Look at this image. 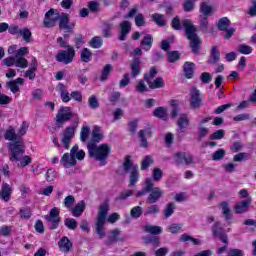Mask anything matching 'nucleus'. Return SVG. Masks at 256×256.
Masks as SVG:
<instances>
[{"label":"nucleus","mask_w":256,"mask_h":256,"mask_svg":"<svg viewBox=\"0 0 256 256\" xmlns=\"http://www.w3.org/2000/svg\"><path fill=\"white\" fill-rule=\"evenodd\" d=\"M119 235H121V230L114 229L110 231V237L108 239L109 243H115L117 241Z\"/></svg>","instance_id":"obj_55"},{"label":"nucleus","mask_w":256,"mask_h":256,"mask_svg":"<svg viewBox=\"0 0 256 256\" xmlns=\"http://www.w3.org/2000/svg\"><path fill=\"white\" fill-rule=\"evenodd\" d=\"M179 59V52L177 51H172L168 53V60L170 63H175V61H178Z\"/></svg>","instance_id":"obj_63"},{"label":"nucleus","mask_w":256,"mask_h":256,"mask_svg":"<svg viewBox=\"0 0 256 256\" xmlns=\"http://www.w3.org/2000/svg\"><path fill=\"white\" fill-rule=\"evenodd\" d=\"M247 159H251V156L247 153H238L233 157V161H235L236 163H240L241 161H247Z\"/></svg>","instance_id":"obj_52"},{"label":"nucleus","mask_w":256,"mask_h":256,"mask_svg":"<svg viewBox=\"0 0 256 256\" xmlns=\"http://www.w3.org/2000/svg\"><path fill=\"white\" fill-rule=\"evenodd\" d=\"M183 69L185 77H187V79H191L195 71V64L192 62H186L183 66Z\"/></svg>","instance_id":"obj_31"},{"label":"nucleus","mask_w":256,"mask_h":256,"mask_svg":"<svg viewBox=\"0 0 256 256\" xmlns=\"http://www.w3.org/2000/svg\"><path fill=\"white\" fill-rule=\"evenodd\" d=\"M163 213L166 218L171 217V215H173V213H175V203L171 202L168 205H166Z\"/></svg>","instance_id":"obj_48"},{"label":"nucleus","mask_w":256,"mask_h":256,"mask_svg":"<svg viewBox=\"0 0 256 256\" xmlns=\"http://www.w3.org/2000/svg\"><path fill=\"white\" fill-rule=\"evenodd\" d=\"M58 247L62 253H69V251L73 249V243L67 238V236H64L58 242Z\"/></svg>","instance_id":"obj_20"},{"label":"nucleus","mask_w":256,"mask_h":256,"mask_svg":"<svg viewBox=\"0 0 256 256\" xmlns=\"http://www.w3.org/2000/svg\"><path fill=\"white\" fill-rule=\"evenodd\" d=\"M220 57L221 54L219 53V49H217V46L212 47L209 63H217Z\"/></svg>","instance_id":"obj_39"},{"label":"nucleus","mask_w":256,"mask_h":256,"mask_svg":"<svg viewBox=\"0 0 256 256\" xmlns=\"http://www.w3.org/2000/svg\"><path fill=\"white\" fill-rule=\"evenodd\" d=\"M225 137V130H217L213 134L210 135V139L215 140V139H223Z\"/></svg>","instance_id":"obj_62"},{"label":"nucleus","mask_w":256,"mask_h":256,"mask_svg":"<svg viewBox=\"0 0 256 256\" xmlns=\"http://www.w3.org/2000/svg\"><path fill=\"white\" fill-rule=\"evenodd\" d=\"M212 231L214 233V235H216V237H219L220 241H222V243H225L224 247H221L217 250V254L221 255V253H225V251H227V245L229 244V242L227 241V235L225 234H221V224L220 223H215Z\"/></svg>","instance_id":"obj_8"},{"label":"nucleus","mask_w":256,"mask_h":256,"mask_svg":"<svg viewBox=\"0 0 256 256\" xmlns=\"http://www.w3.org/2000/svg\"><path fill=\"white\" fill-rule=\"evenodd\" d=\"M131 217H133L134 219H139V217H141L143 215V208H141V206H135L131 209L130 212Z\"/></svg>","instance_id":"obj_50"},{"label":"nucleus","mask_w":256,"mask_h":256,"mask_svg":"<svg viewBox=\"0 0 256 256\" xmlns=\"http://www.w3.org/2000/svg\"><path fill=\"white\" fill-rule=\"evenodd\" d=\"M152 177L155 181H161V178L163 177V171L159 168H154Z\"/></svg>","instance_id":"obj_61"},{"label":"nucleus","mask_w":256,"mask_h":256,"mask_svg":"<svg viewBox=\"0 0 256 256\" xmlns=\"http://www.w3.org/2000/svg\"><path fill=\"white\" fill-rule=\"evenodd\" d=\"M132 77H137L141 73V60L135 58L131 63Z\"/></svg>","instance_id":"obj_32"},{"label":"nucleus","mask_w":256,"mask_h":256,"mask_svg":"<svg viewBox=\"0 0 256 256\" xmlns=\"http://www.w3.org/2000/svg\"><path fill=\"white\" fill-rule=\"evenodd\" d=\"M181 228L182 227L180 224H172L168 226L167 231H169V233H172L173 235H176L181 231Z\"/></svg>","instance_id":"obj_60"},{"label":"nucleus","mask_w":256,"mask_h":256,"mask_svg":"<svg viewBox=\"0 0 256 256\" xmlns=\"http://www.w3.org/2000/svg\"><path fill=\"white\" fill-rule=\"evenodd\" d=\"M148 86L150 89H161V87H165V82L163 78H156L154 81L148 80Z\"/></svg>","instance_id":"obj_34"},{"label":"nucleus","mask_w":256,"mask_h":256,"mask_svg":"<svg viewBox=\"0 0 256 256\" xmlns=\"http://www.w3.org/2000/svg\"><path fill=\"white\" fill-rule=\"evenodd\" d=\"M178 135H181V133H185V129L189 127V118H187V115L181 114L178 121Z\"/></svg>","instance_id":"obj_23"},{"label":"nucleus","mask_w":256,"mask_h":256,"mask_svg":"<svg viewBox=\"0 0 256 256\" xmlns=\"http://www.w3.org/2000/svg\"><path fill=\"white\" fill-rule=\"evenodd\" d=\"M154 160L153 157L151 156H146L143 160H142V164H141V169L142 171H145V169H148L150 165H153Z\"/></svg>","instance_id":"obj_51"},{"label":"nucleus","mask_w":256,"mask_h":256,"mask_svg":"<svg viewBox=\"0 0 256 256\" xmlns=\"http://www.w3.org/2000/svg\"><path fill=\"white\" fill-rule=\"evenodd\" d=\"M183 27L185 29V33L187 35V39L190 41V48L192 50V53L195 55H199V51L201 49V39H199V36H197V28L195 25H193V22L191 20H185L183 22Z\"/></svg>","instance_id":"obj_4"},{"label":"nucleus","mask_w":256,"mask_h":256,"mask_svg":"<svg viewBox=\"0 0 256 256\" xmlns=\"http://www.w3.org/2000/svg\"><path fill=\"white\" fill-rule=\"evenodd\" d=\"M249 205H251V198H248L246 201H240L236 203L234 206L235 213H247V209H249Z\"/></svg>","instance_id":"obj_24"},{"label":"nucleus","mask_w":256,"mask_h":256,"mask_svg":"<svg viewBox=\"0 0 256 256\" xmlns=\"http://www.w3.org/2000/svg\"><path fill=\"white\" fill-rule=\"evenodd\" d=\"M229 25H231V21H229L227 18H221L218 21V29L220 31H227L229 29Z\"/></svg>","instance_id":"obj_45"},{"label":"nucleus","mask_w":256,"mask_h":256,"mask_svg":"<svg viewBox=\"0 0 256 256\" xmlns=\"http://www.w3.org/2000/svg\"><path fill=\"white\" fill-rule=\"evenodd\" d=\"M103 131L101 130V127L94 126L92 131V141L94 143H99L100 141H103Z\"/></svg>","instance_id":"obj_29"},{"label":"nucleus","mask_w":256,"mask_h":256,"mask_svg":"<svg viewBox=\"0 0 256 256\" xmlns=\"http://www.w3.org/2000/svg\"><path fill=\"white\" fill-rule=\"evenodd\" d=\"M123 167H124L125 173L130 171L129 186L134 187V185H137V182L141 177L139 175V166L135 165L133 161H131V157L127 156L123 163Z\"/></svg>","instance_id":"obj_5"},{"label":"nucleus","mask_w":256,"mask_h":256,"mask_svg":"<svg viewBox=\"0 0 256 256\" xmlns=\"http://www.w3.org/2000/svg\"><path fill=\"white\" fill-rule=\"evenodd\" d=\"M85 201L78 202L75 207L70 208V213H72L73 217H81L83 215V211H85Z\"/></svg>","instance_id":"obj_25"},{"label":"nucleus","mask_w":256,"mask_h":256,"mask_svg":"<svg viewBox=\"0 0 256 256\" xmlns=\"http://www.w3.org/2000/svg\"><path fill=\"white\" fill-rule=\"evenodd\" d=\"M60 23L59 28L66 31V33H71L73 31V28L75 27L74 24H69V14L62 13L59 17Z\"/></svg>","instance_id":"obj_15"},{"label":"nucleus","mask_w":256,"mask_h":256,"mask_svg":"<svg viewBox=\"0 0 256 256\" xmlns=\"http://www.w3.org/2000/svg\"><path fill=\"white\" fill-rule=\"evenodd\" d=\"M224 157H225V150L219 149L213 153L212 160L213 161H221V159H223Z\"/></svg>","instance_id":"obj_56"},{"label":"nucleus","mask_w":256,"mask_h":256,"mask_svg":"<svg viewBox=\"0 0 256 256\" xmlns=\"http://www.w3.org/2000/svg\"><path fill=\"white\" fill-rule=\"evenodd\" d=\"M23 83H25V80L23 78H17L15 80L7 82L6 87L7 89H10L12 93H19V87L23 86Z\"/></svg>","instance_id":"obj_18"},{"label":"nucleus","mask_w":256,"mask_h":256,"mask_svg":"<svg viewBox=\"0 0 256 256\" xmlns=\"http://www.w3.org/2000/svg\"><path fill=\"white\" fill-rule=\"evenodd\" d=\"M64 225L71 230H75V228L78 227L77 220L73 218L65 219Z\"/></svg>","instance_id":"obj_54"},{"label":"nucleus","mask_w":256,"mask_h":256,"mask_svg":"<svg viewBox=\"0 0 256 256\" xmlns=\"http://www.w3.org/2000/svg\"><path fill=\"white\" fill-rule=\"evenodd\" d=\"M89 135H91V127L82 126L80 131V141H82V143H85V141H88Z\"/></svg>","instance_id":"obj_35"},{"label":"nucleus","mask_w":256,"mask_h":256,"mask_svg":"<svg viewBox=\"0 0 256 256\" xmlns=\"http://www.w3.org/2000/svg\"><path fill=\"white\" fill-rule=\"evenodd\" d=\"M113 71V65L107 64L104 66L102 70V75L100 77L101 81H107L109 78V75H111V72Z\"/></svg>","instance_id":"obj_38"},{"label":"nucleus","mask_w":256,"mask_h":256,"mask_svg":"<svg viewBox=\"0 0 256 256\" xmlns=\"http://www.w3.org/2000/svg\"><path fill=\"white\" fill-rule=\"evenodd\" d=\"M154 117H159L160 119H165L167 113L165 112V108L159 107L156 108L153 112Z\"/></svg>","instance_id":"obj_58"},{"label":"nucleus","mask_w":256,"mask_h":256,"mask_svg":"<svg viewBox=\"0 0 256 256\" xmlns=\"http://www.w3.org/2000/svg\"><path fill=\"white\" fill-rule=\"evenodd\" d=\"M15 67L27 69L29 67V61H27L25 57H16Z\"/></svg>","instance_id":"obj_41"},{"label":"nucleus","mask_w":256,"mask_h":256,"mask_svg":"<svg viewBox=\"0 0 256 256\" xmlns=\"http://www.w3.org/2000/svg\"><path fill=\"white\" fill-rule=\"evenodd\" d=\"M64 207H66V209H68V211H71V209L73 208V205H75V197L73 195H69L64 199Z\"/></svg>","instance_id":"obj_47"},{"label":"nucleus","mask_w":256,"mask_h":256,"mask_svg":"<svg viewBox=\"0 0 256 256\" xmlns=\"http://www.w3.org/2000/svg\"><path fill=\"white\" fill-rule=\"evenodd\" d=\"M208 134H209V128L200 126L198 128V141H201L204 137H207Z\"/></svg>","instance_id":"obj_59"},{"label":"nucleus","mask_w":256,"mask_h":256,"mask_svg":"<svg viewBox=\"0 0 256 256\" xmlns=\"http://www.w3.org/2000/svg\"><path fill=\"white\" fill-rule=\"evenodd\" d=\"M73 137H75V127L69 126L63 131L61 138V143L64 149H69L71 141H73Z\"/></svg>","instance_id":"obj_9"},{"label":"nucleus","mask_w":256,"mask_h":256,"mask_svg":"<svg viewBox=\"0 0 256 256\" xmlns=\"http://www.w3.org/2000/svg\"><path fill=\"white\" fill-rule=\"evenodd\" d=\"M88 105L91 109H97L99 107V100H97L95 95L89 97Z\"/></svg>","instance_id":"obj_57"},{"label":"nucleus","mask_w":256,"mask_h":256,"mask_svg":"<svg viewBox=\"0 0 256 256\" xmlns=\"http://www.w3.org/2000/svg\"><path fill=\"white\" fill-rule=\"evenodd\" d=\"M109 213V204L104 202L100 205L98 215L96 218V233L99 235L100 239L105 237V223H117L121 219L119 213H112L107 217Z\"/></svg>","instance_id":"obj_1"},{"label":"nucleus","mask_w":256,"mask_h":256,"mask_svg":"<svg viewBox=\"0 0 256 256\" xmlns=\"http://www.w3.org/2000/svg\"><path fill=\"white\" fill-rule=\"evenodd\" d=\"M161 211V208H159V205L152 204L147 207L144 215H157Z\"/></svg>","instance_id":"obj_46"},{"label":"nucleus","mask_w":256,"mask_h":256,"mask_svg":"<svg viewBox=\"0 0 256 256\" xmlns=\"http://www.w3.org/2000/svg\"><path fill=\"white\" fill-rule=\"evenodd\" d=\"M18 137L19 136L17 135V132L13 126H9L4 134L6 141H17Z\"/></svg>","instance_id":"obj_30"},{"label":"nucleus","mask_w":256,"mask_h":256,"mask_svg":"<svg viewBox=\"0 0 256 256\" xmlns=\"http://www.w3.org/2000/svg\"><path fill=\"white\" fill-rule=\"evenodd\" d=\"M87 148L90 157L99 161L101 165H107V158L111 154V146H109V144H101L97 146L95 143L89 142Z\"/></svg>","instance_id":"obj_2"},{"label":"nucleus","mask_w":256,"mask_h":256,"mask_svg":"<svg viewBox=\"0 0 256 256\" xmlns=\"http://www.w3.org/2000/svg\"><path fill=\"white\" fill-rule=\"evenodd\" d=\"M120 35H119V40L120 41H125L127 39V35L131 33V22L129 21H124L120 24Z\"/></svg>","instance_id":"obj_21"},{"label":"nucleus","mask_w":256,"mask_h":256,"mask_svg":"<svg viewBox=\"0 0 256 256\" xmlns=\"http://www.w3.org/2000/svg\"><path fill=\"white\" fill-rule=\"evenodd\" d=\"M74 117H77V114L71 111L70 107L63 106L59 109L55 119L58 125H65L67 121H70V119H73Z\"/></svg>","instance_id":"obj_6"},{"label":"nucleus","mask_w":256,"mask_h":256,"mask_svg":"<svg viewBox=\"0 0 256 256\" xmlns=\"http://www.w3.org/2000/svg\"><path fill=\"white\" fill-rule=\"evenodd\" d=\"M46 221L51 223V229H57V227H59V222L61 221L59 218V208H52L49 215L46 216Z\"/></svg>","instance_id":"obj_13"},{"label":"nucleus","mask_w":256,"mask_h":256,"mask_svg":"<svg viewBox=\"0 0 256 256\" xmlns=\"http://www.w3.org/2000/svg\"><path fill=\"white\" fill-rule=\"evenodd\" d=\"M135 25L136 27H145V25H147L145 22V16H143V14L139 13L135 16Z\"/></svg>","instance_id":"obj_53"},{"label":"nucleus","mask_w":256,"mask_h":256,"mask_svg":"<svg viewBox=\"0 0 256 256\" xmlns=\"http://www.w3.org/2000/svg\"><path fill=\"white\" fill-rule=\"evenodd\" d=\"M13 194V188L11 185L7 183L2 184V188L0 190V199H3L5 203L11 200V195Z\"/></svg>","instance_id":"obj_17"},{"label":"nucleus","mask_w":256,"mask_h":256,"mask_svg":"<svg viewBox=\"0 0 256 256\" xmlns=\"http://www.w3.org/2000/svg\"><path fill=\"white\" fill-rule=\"evenodd\" d=\"M70 154L74 159H78V161H83L85 159V151L79 150L78 145H74L70 151Z\"/></svg>","instance_id":"obj_28"},{"label":"nucleus","mask_w":256,"mask_h":256,"mask_svg":"<svg viewBox=\"0 0 256 256\" xmlns=\"http://www.w3.org/2000/svg\"><path fill=\"white\" fill-rule=\"evenodd\" d=\"M151 135V128H146L139 131L138 136L141 140V147H147V139L151 138Z\"/></svg>","instance_id":"obj_26"},{"label":"nucleus","mask_w":256,"mask_h":256,"mask_svg":"<svg viewBox=\"0 0 256 256\" xmlns=\"http://www.w3.org/2000/svg\"><path fill=\"white\" fill-rule=\"evenodd\" d=\"M180 241H183L184 243H186V241H191L193 245H201V241L199 239L193 238L191 235L188 234H182L180 236Z\"/></svg>","instance_id":"obj_42"},{"label":"nucleus","mask_w":256,"mask_h":256,"mask_svg":"<svg viewBox=\"0 0 256 256\" xmlns=\"http://www.w3.org/2000/svg\"><path fill=\"white\" fill-rule=\"evenodd\" d=\"M9 149L11 152L10 161H20V167H27V165H31V156H24L21 158V155L25 153V144L23 141L18 140L14 143H10Z\"/></svg>","instance_id":"obj_3"},{"label":"nucleus","mask_w":256,"mask_h":256,"mask_svg":"<svg viewBox=\"0 0 256 256\" xmlns=\"http://www.w3.org/2000/svg\"><path fill=\"white\" fill-rule=\"evenodd\" d=\"M19 35H21L26 43H31V30H29L28 28L20 29Z\"/></svg>","instance_id":"obj_43"},{"label":"nucleus","mask_w":256,"mask_h":256,"mask_svg":"<svg viewBox=\"0 0 256 256\" xmlns=\"http://www.w3.org/2000/svg\"><path fill=\"white\" fill-rule=\"evenodd\" d=\"M238 52H240L241 55H251L253 48L247 44H240L238 46Z\"/></svg>","instance_id":"obj_44"},{"label":"nucleus","mask_w":256,"mask_h":256,"mask_svg":"<svg viewBox=\"0 0 256 256\" xmlns=\"http://www.w3.org/2000/svg\"><path fill=\"white\" fill-rule=\"evenodd\" d=\"M61 15H59V11L50 9L44 18V27H55V23L59 19Z\"/></svg>","instance_id":"obj_11"},{"label":"nucleus","mask_w":256,"mask_h":256,"mask_svg":"<svg viewBox=\"0 0 256 256\" xmlns=\"http://www.w3.org/2000/svg\"><path fill=\"white\" fill-rule=\"evenodd\" d=\"M60 163L62 166L65 167V169H69L71 167H75L77 165V160L73 157V155L70 153L63 154L62 158L60 159Z\"/></svg>","instance_id":"obj_16"},{"label":"nucleus","mask_w":256,"mask_h":256,"mask_svg":"<svg viewBox=\"0 0 256 256\" xmlns=\"http://www.w3.org/2000/svg\"><path fill=\"white\" fill-rule=\"evenodd\" d=\"M173 159L176 165H192V163H194L193 156L185 152H178L174 154Z\"/></svg>","instance_id":"obj_10"},{"label":"nucleus","mask_w":256,"mask_h":256,"mask_svg":"<svg viewBox=\"0 0 256 256\" xmlns=\"http://www.w3.org/2000/svg\"><path fill=\"white\" fill-rule=\"evenodd\" d=\"M200 13H202L200 15L202 17H209V15H213V7L207 5V3L203 2L200 5Z\"/></svg>","instance_id":"obj_33"},{"label":"nucleus","mask_w":256,"mask_h":256,"mask_svg":"<svg viewBox=\"0 0 256 256\" xmlns=\"http://www.w3.org/2000/svg\"><path fill=\"white\" fill-rule=\"evenodd\" d=\"M144 231L152 235H160V233H163V228H161V226L146 225Z\"/></svg>","instance_id":"obj_36"},{"label":"nucleus","mask_w":256,"mask_h":256,"mask_svg":"<svg viewBox=\"0 0 256 256\" xmlns=\"http://www.w3.org/2000/svg\"><path fill=\"white\" fill-rule=\"evenodd\" d=\"M228 256H245V254L239 249H231L228 252Z\"/></svg>","instance_id":"obj_64"},{"label":"nucleus","mask_w":256,"mask_h":256,"mask_svg":"<svg viewBox=\"0 0 256 256\" xmlns=\"http://www.w3.org/2000/svg\"><path fill=\"white\" fill-rule=\"evenodd\" d=\"M57 91L60 93L63 103H69L71 101V94H69V91H67V86H65L63 83H59L57 85Z\"/></svg>","instance_id":"obj_22"},{"label":"nucleus","mask_w":256,"mask_h":256,"mask_svg":"<svg viewBox=\"0 0 256 256\" xmlns=\"http://www.w3.org/2000/svg\"><path fill=\"white\" fill-rule=\"evenodd\" d=\"M219 207L222 211V215L226 221L233 219V212H231V204L227 201L221 202Z\"/></svg>","instance_id":"obj_19"},{"label":"nucleus","mask_w":256,"mask_h":256,"mask_svg":"<svg viewBox=\"0 0 256 256\" xmlns=\"http://www.w3.org/2000/svg\"><path fill=\"white\" fill-rule=\"evenodd\" d=\"M103 45V39L99 36H95L94 38L91 39L90 41V46L93 49H99Z\"/></svg>","instance_id":"obj_49"},{"label":"nucleus","mask_w":256,"mask_h":256,"mask_svg":"<svg viewBox=\"0 0 256 256\" xmlns=\"http://www.w3.org/2000/svg\"><path fill=\"white\" fill-rule=\"evenodd\" d=\"M151 18L153 19L154 23H156V25H158L159 27H165V16H163V14H159V13H155L151 16Z\"/></svg>","instance_id":"obj_37"},{"label":"nucleus","mask_w":256,"mask_h":256,"mask_svg":"<svg viewBox=\"0 0 256 256\" xmlns=\"http://www.w3.org/2000/svg\"><path fill=\"white\" fill-rule=\"evenodd\" d=\"M201 103L202 98L199 94V90H197V88H192L190 90V107H192V109H199Z\"/></svg>","instance_id":"obj_14"},{"label":"nucleus","mask_w":256,"mask_h":256,"mask_svg":"<svg viewBox=\"0 0 256 256\" xmlns=\"http://www.w3.org/2000/svg\"><path fill=\"white\" fill-rule=\"evenodd\" d=\"M165 196V191H163L159 187H155L153 190L150 191V194L147 197L146 202L149 203L150 205H153L154 203H157L159 199H163Z\"/></svg>","instance_id":"obj_12"},{"label":"nucleus","mask_w":256,"mask_h":256,"mask_svg":"<svg viewBox=\"0 0 256 256\" xmlns=\"http://www.w3.org/2000/svg\"><path fill=\"white\" fill-rule=\"evenodd\" d=\"M91 57H93V54H91L90 49L84 48L81 51L80 58L83 63H89V61H91Z\"/></svg>","instance_id":"obj_40"},{"label":"nucleus","mask_w":256,"mask_h":256,"mask_svg":"<svg viewBox=\"0 0 256 256\" xmlns=\"http://www.w3.org/2000/svg\"><path fill=\"white\" fill-rule=\"evenodd\" d=\"M75 57V49L71 46H67L66 50H61L56 55V61L58 63H64L65 65H69V63H73V58Z\"/></svg>","instance_id":"obj_7"},{"label":"nucleus","mask_w":256,"mask_h":256,"mask_svg":"<svg viewBox=\"0 0 256 256\" xmlns=\"http://www.w3.org/2000/svg\"><path fill=\"white\" fill-rule=\"evenodd\" d=\"M141 47L144 51H149L153 47V36L151 34H146L143 37Z\"/></svg>","instance_id":"obj_27"}]
</instances>
